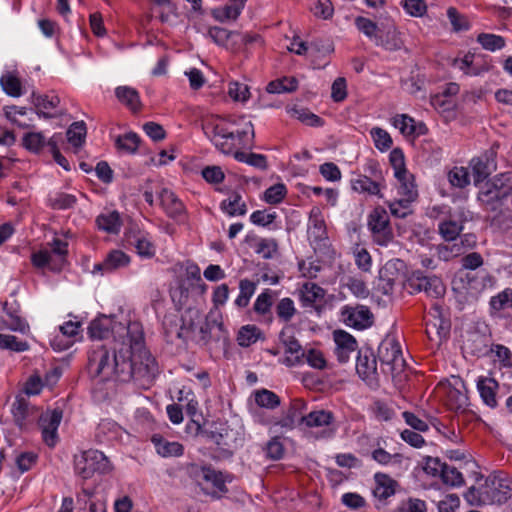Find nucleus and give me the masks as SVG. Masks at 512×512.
Listing matches in <instances>:
<instances>
[{
  "label": "nucleus",
  "instance_id": "f257e3e1",
  "mask_svg": "<svg viewBox=\"0 0 512 512\" xmlns=\"http://www.w3.org/2000/svg\"><path fill=\"white\" fill-rule=\"evenodd\" d=\"M115 334L114 344L108 349L104 345L95 347L89 355L88 366L96 376L121 382L134 381L146 388L158 374V365L143 345V332L137 322L127 326L102 316L89 325V335L102 340Z\"/></svg>",
  "mask_w": 512,
  "mask_h": 512
},
{
  "label": "nucleus",
  "instance_id": "f03ea898",
  "mask_svg": "<svg viewBox=\"0 0 512 512\" xmlns=\"http://www.w3.org/2000/svg\"><path fill=\"white\" fill-rule=\"evenodd\" d=\"M478 486H471L464 494L465 500L474 506L502 504L512 497V479L502 474L477 478Z\"/></svg>",
  "mask_w": 512,
  "mask_h": 512
},
{
  "label": "nucleus",
  "instance_id": "7ed1b4c3",
  "mask_svg": "<svg viewBox=\"0 0 512 512\" xmlns=\"http://www.w3.org/2000/svg\"><path fill=\"white\" fill-rule=\"evenodd\" d=\"M67 246V242L55 238L50 251L45 249L34 253V275L44 276V268L60 272L66 263Z\"/></svg>",
  "mask_w": 512,
  "mask_h": 512
},
{
  "label": "nucleus",
  "instance_id": "20e7f679",
  "mask_svg": "<svg viewBox=\"0 0 512 512\" xmlns=\"http://www.w3.org/2000/svg\"><path fill=\"white\" fill-rule=\"evenodd\" d=\"M188 473L206 494L218 498L220 493L227 491L224 476L220 471L209 466L191 464L188 467Z\"/></svg>",
  "mask_w": 512,
  "mask_h": 512
},
{
  "label": "nucleus",
  "instance_id": "39448f33",
  "mask_svg": "<svg viewBox=\"0 0 512 512\" xmlns=\"http://www.w3.org/2000/svg\"><path fill=\"white\" fill-rule=\"evenodd\" d=\"M112 469L108 458L98 450H88L75 457V472L82 479L91 478L94 473H107Z\"/></svg>",
  "mask_w": 512,
  "mask_h": 512
},
{
  "label": "nucleus",
  "instance_id": "423d86ee",
  "mask_svg": "<svg viewBox=\"0 0 512 512\" xmlns=\"http://www.w3.org/2000/svg\"><path fill=\"white\" fill-rule=\"evenodd\" d=\"M366 171H369L371 176L358 174L351 179L352 190L360 194L383 198L382 189L385 187V179L378 163L370 162Z\"/></svg>",
  "mask_w": 512,
  "mask_h": 512
},
{
  "label": "nucleus",
  "instance_id": "0eeeda50",
  "mask_svg": "<svg viewBox=\"0 0 512 512\" xmlns=\"http://www.w3.org/2000/svg\"><path fill=\"white\" fill-rule=\"evenodd\" d=\"M378 357L384 370L393 377L404 371L406 362L403 358L400 344L393 338H387L381 342L378 348Z\"/></svg>",
  "mask_w": 512,
  "mask_h": 512
},
{
  "label": "nucleus",
  "instance_id": "6e6552de",
  "mask_svg": "<svg viewBox=\"0 0 512 512\" xmlns=\"http://www.w3.org/2000/svg\"><path fill=\"white\" fill-rule=\"evenodd\" d=\"M367 225L376 244L387 246L393 240L389 215L383 207L377 206L369 213Z\"/></svg>",
  "mask_w": 512,
  "mask_h": 512
},
{
  "label": "nucleus",
  "instance_id": "1a4fd4ad",
  "mask_svg": "<svg viewBox=\"0 0 512 512\" xmlns=\"http://www.w3.org/2000/svg\"><path fill=\"white\" fill-rule=\"evenodd\" d=\"M232 128L228 124H215L212 128V141L222 153L235 156V152H239L238 148L247 146L249 141L233 136Z\"/></svg>",
  "mask_w": 512,
  "mask_h": 512
},
{
  "label": "nucleus",
  "instance_id": "9d476101",
  "mask_svg": "<svg viewBox=\"0 0 512 512\" xmlns=\"http://www.w3.org/2000/svg\"><path fill=\"white\" fill-rule=\"evenodd\" d=\"M227 339L228 333L224 328L221 316L210 312L200 326L198 341L203 345H208L214 342H226Z\"/></svg>",
  "mask_w": 512,
  "mask_h": 512
},
{
  "label": "nucleus",
  "instance_id": "9b49d317",
  "mask_svg": "<svg viewBox=\"0 0 512 512\" xmlns=\"http://www.w3.org/2000/svg\"><path fill=\"white\" fill-rule=\"evenodd\" d=\"M62 420L61 410H47L42 413L38 420L42 440L48 447H54L58 442V427Z\"/></svg>",
  "mask_w": 512,
  "mask_h": 512
},
{
  "label": "nucleus",
  "instance_id": "f8f14e48",
  "mask_svg": "<svg viewBox=\"0 0 512 512\" xmlns=\"http://www.w3.org/2000/svg\"><path fill=\"white\" fill-rule=\"evenodd\" d=\"M32 395V376H30L25 385L23 392L19 393L12 405V415L15 424L24 429L28 427L30 417L29 397Z\"/></svg>",
  "mask_w": 512,
  "mask_h": 512
},
{
  "label": "nucleus",
  "instance_id": "ddd939ff",
  "mask_svg": "<svg viewBox=\"0 0 512 512\" xmlns=\"http://www.w3.org/2000/svg\"><path fill=\"white\" fill-rule=\"evenodd\" d=\"M342 321L349 327L363 330L373 324V314L370 309L363 305L345 306L341 311Z\"/></svg>",
  "mask_w": 512,
  "mask_h": 512
},
{
  "label": "nucleus",
  "instance_id": "4468645a",
  "mask_svg": "<svg viewBox=\"0 0 512 512\" xmlns=\"http://www.w3.org/2000/svg\"><path fill=\"white\" fill-rule=\"evenodd\" d=\"M512 193V171L498 174L488 184V189L481 193L483 201H501Z\"/></svg>",
  "mask_w": 512,
  "mask_h": 512
},
{
  "label": "nucleus",
  "instance_id": "2eb2a0df",
  "mask_svg": "<svg viewBox=\"0 0 512 512\" xmlns=\"http://www.w3.org/2000/svg\"><path fill=\"white\" fill-rule=\"evenodd\" d=\"M409 286L417 292H424L427 296L438 298L444 295L445 287L441 279L435 275L427 276L421 273L414 274L409 279Z\"/></svg>",
  "mask_w": 512,
  "mask_h": 512
},
{
  "label": "nucleus",
  "instance_id": "dca6fc26",
  "mask_svg": "<svg viewBox=\"0 0 512 512\" xmlns=\"http://www.w3.org/2000/svg\"><path fill=\"white\" fill-rule=\"evenodd\" d=\"M467 219V212L460 208L439 223V233L447 241L455 240L463 229V222Z\"/></svg>",
  "mask_w": 512,
  "mask_h": 512
},
{
  "label": "nucleus",
  "instance_id": "f3484780",
  "mask_svg": "<svg viewBox=\"0 0 512 512\" xmlns=\"http://www.w3.org/2000/svg\"><path fill=\"white\" fill-rule=\"evenodd\" d=\"M308 238L315 245V249L326 246V225L319 208H313L310 212Z\"/></svg>",
  "mask_w": 512,
  "mask_h": 512
},
{
  "label": "nucleus",
  "instance_id": "a211bd4d",
  "mask_svg": "<svg viewBox=\"0 0 512 512\" xmlns=\"http://www.w3.org/2000/svg\"><path fill=\"white\" fill-rule=\"evenodd\" d=\"M62 369L58 366H51L48 369L34 371V396L40 394L44 389L51 390L59 381Z\"/></svg>",
  "mask_w": 512,
  "mask_h": 512
},
{
  "label": "nucleus",
  "instance_id": "6ab92c4d",
  "mask_svg": "<svg viewBox=\"0 0 512 512\" xmlns=\"http://www.w3.org/2000/svg\"><path fill=\"white\" fill-rule=\"evenodd\" d=\"M306 410V403L301 399L291 401L289 408L284 412L283 416L276 422L283 428L293 429L296 424L304 423L305 416L303 412Z\"/></svg>",
  "mask_w": 512,
  "mask_h": 512
},
{
  "label": "nucleus",
  "instance_id": "aec40b11",
  "mask_svg": "<svg viewBox=\"0 0 512 512\" xmlns=\"http://www.w3.org/2000/svg\"><path fill=\"white\" fill-rule=\"evenodd\" d=\"M60 103V99L57 95H34V112L38 117L53 118L58 114L56 109Z\"/></svg>",
  "mask_w": 512,
  "mask_h": 512
},
{
  "label": "nucleus",
  "instance_id": "412c9836",
  "mask_svg": "<svg viewBox=\"0 0 512 512\" xmlns=\"http://www.w3.org/2000/svg\"><path fill=\"white\" fill-rule=\"evenodd\" d=\"M218 124H228L233 127V136L239 139L252 142L254 139V127L251 121L247 120L245 116L233 117L226 120H221Z\"/></svg>",
  "mask_w": 512,
  "mask_h": 512
},
{
  "label": "nucleus",
  "instance_id": "4be33fe9",
  "mask_svg": "<svg viewBox=\"0 0 512 512\" xmlns=\"http://www.w3.org/2000/svg\"><path fill=\"white\" fill-rule=\"evenodd\" d=\"M375 486L373 494L380 500H385L395 494L398 487L397 481L384 473H376L374 475Z\"/></svg>",
  "mask_w": 512,
  "mask_h": 512
},
{
  "label": "nucleus",
  "instance_id": "5701e85b",
  "mask_svg": "<svg viewBox=\"0 0 512 512\" xmlns=\"http://www.w3.org/2000/svg\"><path fill=\"white\" fill-rule=\"evenodd\" d=\"M130 263V258L121 250L111 251L102 263L95 265L93 272H110L125 267Z\"/></svg>",
  "mask_w": 512,
  "mask_h": 512
},
{
  "label": "nucleus",
  "instance_id": "b1692460",
  "mask_svg": "<svg viewBox=\"0 0 512 512\" xmlns=\"http://www.w3.org/2000/svg\"><path fill=\"white\" fill-rule=\"evenodd\" d=\"M129 246L135 248L139 256L152 258L155 255V246L147 236L141 233H129L126 237Z\"/></svg>",
  "mask_w": 512,
  "mask_h": 512
},
{
  "label": "nucleus",
  "instance_id": "393cba45",
  "mask_svg": "<svg viewBox=\"0 0 512 512\" xmlns=\"http://www.w3.org/2000/svg\"><path fill=\"white\" fill-rule=\"evenodd\" d=\"M477 388L483 402L494 408L497 406L496 391L498 389V383L495 379L490 377H480L477 380Z\"/></svg>",
  "mask_w": 512,
  "mask_h": 512
},
{
  "label": "nucleus",
  "instance_id": "a878e982",
  "mask_svg": "<svg viewBox=\"0 0 512 512\" xmlns=\"http://www.w3.org/2000/svg\"><path fill=\"white\" fill-rule=\"evenodd\" d=\"M0 85L3 91L11 97H19L23 94L22 81L15 71H6L0 77Z\"/></svg>",
  "mask_w": 512,
  "mask_h": 512
},
{
  "label": "nucleus",
  "instance_id": "bb28decb",
  "mask_svg": "<svg viewBox=\"0 0 512 512\" xmlns=\"http://www.w3.org/2000/svg\"><path fill=\"white\" fill-rule=\"evenodd\" d=\"M470 167L475 185L484 181L495 168L493 161H490L488 157L473 158L470 161Z\"/></svg>",
  "mask_w": 512,
  "mask_h": 512
},
{
  "label": "nucleus",
  "instance_id": "cd10ccee",
  "mask_svg": "<svg viewBox=\"0 0 512 512\" xmlns=\"http://www.w3.org/2000/svg\"><path fill=\"white\" fill-rule=\"evenodd\" d=\"M160 202L162 207L165 209L166 213L170 217H177L181 215L184 211V206L182 202L177 198V196L168 189H163L160 193Z\"/></svg>",
  "mask_w": 512,
  "mask_h": 512
},
{
  "label": "nucleus",
  "instance_id": "c85d7f7f",
  "mask_svg": "<svg viewBox=\"0 0 512 512\" xmlns=\"http://www.w3.org/2000/svg\"><path fill=\"white\" fill-rule=\"evenodd\" d=\"M354 23L357 29L365 36L370 39H375L376 45H382L386 48H391L388 44H384L381 37L378 36L379 27L375 22L366 17L358 16L355 18Z\"/></svg>",
  "mask_w": 512,
  "mask_h": 512
},
{
  "label": "nucleus",
  "instance_id": "c756f323",
  "mask_svg": "<svg viewBox=\"0 0 512 512\" xmlns=\"http://www.w3.org/2000/svg\"><path fill=\"white\" fill-rule=\"evenodd\" d=\"M395 177L400 183L398 187V194L400 195V198L413 202L418 196L413 175L406 172Z\"/></svg>",
  "mask_w": 512,
  "mask_h": 512
},
{
  "label": "nucleus",
  "instance_id": "7c9ffc66",
  "mask_svg": "<svg viewBox=\"0 0 512 512\" xmlns=\"http://www.w3.org/2000/svg\"><path fill=\"white\" fill-rule=\"evenodd\" d=\"M5 115L12 123L21 128L28 129L32 122V117L25 107L16 105L8 106L5 109Z\"/></svg>",
  "mask_w": 512,
  "mask_h": 512
},
{
  "label": "nucleus",
  "instance_id": "2f4dec72",
  "mask_svg": "<svg viewBox=\"0 0 512 512\" xmlns=\"http://www.w3.org/2000/svg\"><path fill=\"white\" fill-rule=\"evenodd\" d=\"M356 370L364 380H373L377 373V361L373 355H359Z\"/></svg>",
  "mask_w": 512,
  "mask_h": 512
},
{
  "label": "nucleus",
  "instance_id": "473e14b6",
  "mask_svg": "<svg viewBox=\"0 0 512 512\" xmlns=\"http://www.w3.org/2000/svg\"><path fill=\"white\" fill-rule=\"evenodd\" d=\"M60 138V134H54L50 138H46L42 132H34V154L44 158L48 157L51 153L50 143L53 142L58 146Z\"/></svg>",
  "mask_w": 512,
  "mask_h": 512
},
{
  "label": "nucleus",
  "instance_id": "72a5a7b5",
  "mask_svg": "<svg viewBox=\"0 0 512 512\" xmlns=\"http://www.w3.org/2000/svg\"><path fill=\"white\" fill-rule=\"evenodd\" d=\"M115 94L119 101L131 110L137 111L140 108V97L134 88L129 86H119L116 88Z\"/></svg>",
  "mask_w": 512,
  "mask_h": 512
},
{
  "label": "nucleus",
  "instance_id": "f704fd0d",
  "mask_svg": "<svg viewBox=\"0 0 512 512\" xmlns=\"http://www.w3.org/2000/svg\"><path fill=\"white\" fill-rule=\"evenodd\" d=\"M3 310L4 314L2 315L1 321L6 328L14 331H24L29 328V326L22 321L16 310L13 309V307H8V303L4 304Z\"/></svg>",
  "mask_w": 512,
  "mask_h": 512
},
{
  "label": "nucleus",
  "instance_id": "c9c22d12",
  "mask_svg": "<svg viewBox=\"0 0 512 512\" xmlns=\"http://www.w3.org/2000/svg\"><path fill=\"white\" fill-rule=\"evenodd\" d=\"M301 299L305 305H312L317 301H321L325 296V291L313 282H306L302 285Z\"/></svg>",
  "mask_w": 512,
  "mask_h": 512
},
{
  "label": "nucleus",
  "instance_id": "e433bc0d",
  "mask_svg": "<svg viewBox=\"0 0 512 512\" xmlns=\"http://www.w3.org/2000/svg\"><path fill=\"white\" fill-rule=\"evenodd\" d=\"M474 58V54L469 52L462 59H455L453 65L463 71L466 75L471 76H478L481 73L488 71V66H475Z\"/></svg>",
  "mask_w": 512,
  "mask_h": 512
},
{
  "label": "nucleus",
  "instance_id": "4c0bfd02",
  "mask_svg": "<svg viewBox=\"0 0 512 512\" xmlns=\"http://www.w3.org/2000/svg\"><path fill=\"white\" fill-rule=\"evenodd\" d=\"M334 421V415L330 411L316 410L310 412L304 418V424L307 427L329 426Z\"/></svg>",
  "mask_w": 512,
  "mask_h": 512
},
{
  "label": "nucleus",
  "instance_id": "58836bf2",
  "mask_svg": "<svg viewBox=\"0 0 512 512\" xmlns=\"http://www.w3.org/2000/svg\"><path fill=\"white\" fill-rule=\"evenodd\" d=\"M221 208L230 216L245 215L247 212L246 204L238 193H233L228 199L224 200Z\"/></svg>",
  "mask_w": 512,
  "mask_h": 512
},
{
  "label": "nucleus",
  "instance_id": "ea45409f",
  "mask_svg": "<svg viewBox=\"0 0 512 512\" xmlns=\"http://www.w3.org/2000/svg\"><path fill=\"white\" fill-rule=\"evenodd\" d=\"M68 142L74 148H80L86 138V126L83 121L74 122L70 125L66 132Z\"/></svg>",
  "mask_w": 512,
  "mask_h": 512
},
{
  "label": "nucleus",
  "instance_id": "a19ab883",
  "mask_svg": "<svg viewBox=\"0 0 512 512\" xmlns=\"http://www.w3.org/2000/svg\"><path fill=\"white\" fill-rule=\"evenodd\" d=\"M96 222L100 229L109 233H117L121 226L120 216L116 211L98 216Z\"/></svg>",
  "mask_w": 512,
  "mask_h": 512
},
{
  "label": "nucleus",
  "instance_id": "79ce46f5",
  "mask_svg": "<svg viewBox=\"0 0 512 512\" xmlns=\"http://www.w3.org/2000/svg\"><path fill=\"white\" fill-rule=\"evenodd\" d=\"M477 42L483 49L491 52L501 50L506 44L505 39L502 36L491 33H480L477 36Z\"/></svg>",
  "mask_w": 512,
  "mask_h": 512
},
{
  "label": "nucleus",
  "instance_id": "37998d69",
  "mask_svg": "<svg viewBox=\"0 0 512 512\" xmlns=\"http://www.w3.org/2000/svg\"><path fill=\"white\" fill-rule=\"evenodd\" d=\"M447 178L451 186L456 188L462 189L470 184V175L468 169L462 166H455L449 170Z\"/></svg>",
  "mask_w": 512,
  "mask_h": 512
},
{
  "label": "nucleus",
  "instance_id": "c03bdc74",
  "mask_svg": "<svg viewBox=\"0 0 512 512\" xmlns=\"http://www.w3.org/2000/svg\"><path fill=\"white\" fill-rule=\"evenodd\" d=\"M260 337V330L254 325L243 326L237 335V342L241 347H249Z\"/></svg>",
  "mask_w": 512,
  "mask_h": 512
},
{
  "label": "nucleus",
  "instance_id": "a18cd8bd",
  "mask_svg": "<svg viewBox=\"0 0 512 512\" xmlns=\"http://www.w3.org/2000/svg\"><path fill=\"white\" fill-rule=\"evenodd\" d=\"M256 289V284L248 279H242L239 283L240 293L235 300V304L244 308L249 304L250 298L254 294Z\"/></svg>",
  "mask_w": 512,
  "mask_h": 512
},
{
  "label": "nucleus",
  "instance_id": "49530a36",
  "mask_svg": "<svg viewBox=\"0 0 512 512\" xmlns=\"http://www.w3.org/2000/svg\"><path fill=\"white\" fill-rule=\"evenodd\" d=\"M255 402L260 407L274 409L280 405V398L270 390L261 389L255 392Z\"/></svg>",
  "mask_w": 512,
  "mask_h": 512
},
{
  "label": "nucleus",
  "instance_id": "de8ad7c7",
  "mask_svg": "<svg viewBox=\"0 0 512 512\" xmlns=\"http://www.w3.org/2000/svg\"><path fill=\"white\" fill-rule=\"evenodd\" d=\"M235 159L261 170L267 169V159L263 154L235 152Z\"/></svg>",
  "mask_w": 512,
  "mask_h": 512
},
{
  "label": "nucleus",
  "instance_id": "09e8293b",
  "mask_svg": "<svg viewBox=\"0 0 512 512\" xmlns=\"http://www.w3.org/2000/svg\"><path fill=\"white\" fill-rule=\"evenodd\" d=\"M441 479L445 484L453 487L462 486L464 484V478L461 472L447 464H444L441 468Z\"/></svg>",
  "mask_w": 512,
  "mask_h": 512
},
{
  "label": "nucleus",
  "instance_id": "8fccbe9b",
  "mask_svg": "<svg viewBox=\"0 0 512 512\" xmlns=\"http://www.w3.org/2000/svg\"><path fill=\"white\" fill-rule=\"evenodd\" d=\"M30 347L27 341L19 340L16 336L0 334V348L11 351L22 352Z\"/></svg>",
  "mask_w": 512,
  "mask_h": 512
},
{
  "label": "nucleus",
  "instance_id": "3c124183",
  "mask_svg": "<svg viewBox=\"0 0 512 512\" xmlns=\"http://www.w3.org/2000/svg\"><path fill=\"white\" fill-rule=\"evenodd\" d=\"M375 147L380 151H387L392 146V138L389 133L379 127H374L370 131Z\"/></svg>",
  "mask_w": 512,
  "mask_h": 512
},
{
  "label": "nucleus",
  "instance_id": "603ef678",
  "mask_svg": "<svg viewBox=\"0 0 512 512\" xmlns=\"http://www.w3.org/2000/svg\"><path fill=\"white\" fill-rule=\"evenodd\" d=\"M371 457L381 465L399 464L403 458L400 453L391 454L381 447L375 448L371 453Z\"/></svg>",
  "mask_w": 512,
  "mask_h": 512
},
{
  "label": "nucleus",
  "instance_id": "864d4df0",
  "mask_svg": "<svg viewBox=\"0 0 512 512\" xmlns=\"http://www.w3.org/2000/svg\"><path fill=\"white\" fill-rule=\"evenodd\" d=\"M115 143L118 149L127 153H134L139 145V137L135 133H127L118 136Z\"/></svg>",
  "mask_w": 512,
  "mask_h": 512
},
{
  "label": "nucleus",
  "instance_id": "5fc2aeb1",
  "mask_svg": "<svg viewBox=\"0 0 512 512\" xmlns=\"http://www.w3.org/2000/svg\"><path fill=\"white\" fill-rule=\"evenodd\" d=\"M228 95L239 102H246L250 97L249 87L238 81L230 82L228 85Z\"/></svg>",
  "mask_w": 512,
  "mask_h": 512
},
{
  "label": "nucleus",
  "instance_id": "6e6d98bb",
  "mask_svg": "<svg viewBox=\"0 0 512 512\" xmlns=\"http://www.w3.org/2000/svg\"><path fill=\"white\" fill-rule=\"evenodd\" d=\"M403 9L412 17H423L427 12L425 0H402Z\"/></svg>",
  "mask_w": 512,
  "mask_h": 512
},
{
  "label": "nucleus",
  "instance_id": "4d7b16f0",
  "mask_svg": "<svg viewBox=\"0 0 512 512\" xmlns=\"http://www.w3.org/2000/svg\"><path fill=\"white\" fill-rule=\"evenodd\" d=\"M289 332L290 329H283L280 333V341L285 346L286 353L291 355L297 354V356L301 355V353H303L301 345L299 344L298 340Z\"/></svg>",
  "mask_w": 512,
  "mask_h": 512
},
{
  "label": "nucleus",
  "instance_id": "13d9d810",
  "mask_svg": "<svg viewBox=\"0 0 512 512\" xmlns=\"http://www.w3.org/2000/svg\"><path fill=\"white\" fill-rule=\"evenodd\" d=\"M287 194V188L282 183L269 187L264 193V200L269 204H278Z\"/></svg>",
  "mask_w": 512,
  "mask_h": 512
},
{
  "label": "nucleus",
  "instance_id": "bf43d9fd",
  "mask_svg": "<svg viewBox=\"0 0 512 512\" xmlns=\"http://www.w3.org/2000/svg\"><path fill=\"white\" fill-rule=\"evenodd\" d=\"M157 452L163 457L179 456L183 453V447L178 442L159 440L155 443Z\"/></svg>",
  "mask_w": 512,
  "mask_h": 512
},
{
  "label": "nucleus",
  "instance_id": "052dcab7",
  "mask_svg": "<svg viewBox=\"0 0 512 512\" xmlns=\"http://www.w3.org/2000/svg\"><path fill=\"white\" fill-rule=\"evenodd\" d=\"M447 403L451 409H461L467 405L468 398L462 391L449 387L447 389Z\"/></svg>",
  "mask_w": 512,
  "mask_h": 512
},
{
  "label": "nucleus",
  "instance_id": "680f3d73",
  "mask_svg": "<svg viewBox=\"0 0 512 512\" xmlns=\"http://www.w3.org/2000/svg\"><path fill=\"white\" fill-rule=\"evenodd\" d=\"M412 202L403 198L395 199L393 201H388L387 205L390 209V212L393 216L397 218H405L410 211V204Z\"/></svg>",
  "mask_w": 512,
  "mask_h": 512
},
{
  "label": "nucleus",
  "instance_id": "e2e57ef3",
  "mask_svg": "<svg viewBox=\"0 0 512 512\" xmlns=\"http://www.w3.org/2000/svg\"><path fill=\"white\" fill-rule=\"evenodd\" d=\"M336 348H343L346 350H356L357 342L355 338L343 330H336L333 333Z\"/></svg>",
  "mask_w": 512,
  "mask_h": 512
},
{
  "label": "nucleus",
  "instance_id": "0e129e2a",
  "mask_svg": "<svg viewBox=\"0 0 512 512\" xmlns=\"http://www.w3.org/2000/svg\"><path fill=\"white\" fill-rule=\"evenodd\" d=\"M276 313L283 321H290L296 313L294 302L290 298L281 299L276 306Z\"/></svg>",
  "mask_w": 512,
  "mask_h": 512
},
{
  "label": "nucleus",
  "instance_id": "69168bd1",
  "mask_svg": "<svg viewBox=\"0 0 512 512\" xmlns=\"http://www.w3.org/2000/svg\"><path fill=\"white\" fill-rule=\"evenodd\" d=\"M241 14V10L229 2L224 7L218 8L214 11V16L219 21L235 20Z\"/></svg>",
  "mask_w": 512,
  "mask_h": 512
},
{
  "label": "nucleus",
  "instance_id": "338daca9",
  "mask_svg": "<svg viewBox=\"0 0 512 512\" xmlns=\"http://www.w3.org/2000/svg\"><path fill=\"white\" fill-rule=\"evenodd\" d=\"M492 309L499 311L507 307H512V291L504 290L490 300Z\"/></svg>",
  "mask_w": 512,
  "mask_h": 512
},
{
  "label": "nucleus",
  "instance_id": "774afa93",
  "mask_svg": "<svg viewBox=\"0 0 512 512\" xmlns=\"http://www.w3.org/2000/svg\"><path fill=\"white\" fill-rule=\"evenodd\" d=\"M426 504L423 500L417 498H409L402 502L395 512H426Z\"/></svg>",
  "mask_w": 512,
  "mask_h": 512
}]
</instances>
